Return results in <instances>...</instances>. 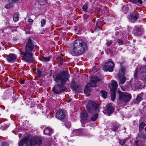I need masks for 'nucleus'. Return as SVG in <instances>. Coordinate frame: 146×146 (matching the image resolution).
Returning <instances> with one entry per match:
<instances>
[{
    "instance_id": "79ce46f5",
    "label": "nucleus",
    "mask_w": 146,
    "mask_h": 146,
    "mask_svg": "<svg viewBox=\"0 0 146 146\" xmlns=\"http://www.w3.org/2000/svg\"><path fill=\"white\" fill-rule=\"evenodd\" d=\"M58 60L59 61L60 64H62L63 62V59L61 57H59L58 58Z\"/></svg>"
},
{
    "instance_id": "603ef678",
    "label": "nucleus",
    "mask_w": 146,
    "mask_h": 146,
    "mask_svg": "<svg viewBox=\"0 0 146 146\" xmlns=\"http://www.w3.org/2000/svg\"><path fill=\"white\" fill-rule=\"evenodd\" d=\"M70 101H71V100L69 99L68 100H67V102H68V103H69L70 102Z\"/></svg>"
},
{
    "instance_id": "ddd939ff",
    "label": "nucleus",
    "mask_w": 146,
    "mask_h": 146,
    "mask_svg": "<svg viewBox=\"0 0 146 146\" xmlns=\"http://www.w3.org/2000/svg\"><path fill=\"white\" fill-rule=\"evenodd\" d=\"M116 44L117 42H115L114 44H112L111 47L108 49L107 51V52L108 54H113L115 52H116L117 48V46H116Z\"/></svg>"
},
{
    "instance_id": "9d476101",
    "label": "nucleus",
    "mask_w": 146,
    "mask_h": 146,
    "mask_svg": "<svg viewBox=\"0 0 146 146\" xmlns=\"http://www.w3.org/2000/svg\"><path fill=\"white\" fill-rule=\"evenodd\" d=\"M119 96L120 101L125 103H127L131 97V94L127 93L121 92L119 94Z\"/></svg>"
},
{
    "instance_id": "ea45409f",
    "label": "nucleus",
    "mask_w": 146,
    "mask_h": 146,
    "mask_svg": "<svg viewBox=\"0 0 146 146\" xmlns=\"http://www.w3.org/2000/svg\"><path fill=\"white\" fill-rule=\"evenodd\" d=\"M117 42L119 45L122 44L123 42V40L121 39H117Z\"/></svg>"
},
{
    "instance_id": "473e14b6",
    "label": "nucleus",
    "mask_w": 146,
    "mask_h": 146,
    "mask_svg": "<svg viewBox=\"0 0 146 146\" xmlns=\"http://www.w3.org/2000/svg\"><path fill=\"white\" fill-rule=\"evenodd\" d=\"M13 4L12 3L9 2V3L6 5L5 6V8L6 9H9L11 7H13Z\"/></svg>"
},
{
    "instance_id": "49530a36",
    "label": "nucleus",
    "mask_w": 146,
    "mask_h": 146,
    "mask_svg": "<svg viewBox=\"0 0 146 146\" xmlns=\"http://www.w3.org/2000/svg\"><path fill=\"white\" fill-rule=\"evenodd\" d=\"M28 22H29L30 23H31V22H33V20H32V19H28Z\"/></svg>"
},
{
    "instance_id": "2eb2a0df",
    "label": "nucleus",
    "mask_w": 146,
    "mask_h": 146,
    "mask_svg": "<svg viewBox=\"0 0 146 146\" xmlns=\"http://www.w3.org/2000/svg\"><path fill=\"white\" fill-rule=\"evenodd\" d=\"M133 33L136 36L140 35L142 34L143 30L141 28L137 27L134 29Z\"/></svg>"
},
{
    "instance_id": "4c0bfd02",
    "label": "nucleus",
    "mask_w": 146,
    "mask_h": 146,
    "mask_svg": "<svg viewBox=\"0 0 146 146\" xmlns=\"http://www.w3.org/2000/svg\"><path fill=\"white\" fill-rule=\"evenodd\" d=\"M64 125L66 127L68 128H69L71 126V123L70 121H68L65 123Z\"/></svg>"
},
{
    "instance_id": "9b49d317",
    "label": "nucleus",
    "mask_w": 146,
    "mask_h": 146,
    "mask_svg": "<svg viewBox=\"0 0 146 146\" xmlns=\"http://www.w3.org/2000/svg\"><path fill=\"white\" fill-rule=\"evenodd\" d=\"M56 117L61 121L64 119L66 118V115L64 111L62 110H58L56 113Z\"/></svg>"
},
{
    "instance_id": "4d7b16f0",
    "label": "nucleus",
    "mask_w": 146,
    "mask_h": 146,
    "mask_svg": "<svg viewBox=\"0 0 146 146\" xmlns=\"http://www.w3.org/2000/svg\"><path fill=\"white\" fill-rule=\"evenodd\" d=\"M84 124H83V125H82V127H84Z\"/></svg>"
},
{
    "instance_id": "5701e85b",
    "label": "nucleus",
    "mask_w": 146,
    "mask_h": 146,
    "mask_svg": "<svg viewBox=\"0 0 146 146\" xmlns=\"http://www.w3.org/2000/svg\"><path fill=\"white\" fill-rule=\"evenodd\" d=\"M142 100V98L141 95L140 94H138L136 98L134 101L135 103H138Z\"/></svg>"
},
{
    "instance_id": "6e6d98bb",
    "label": "nucleus",
    "mask_w": 146,
    "mask_h": 146,
    "mask_svg": "<svg viewBox=\"0 0 146 146\" xmlns=\"http://www.w3.org/2000/svg\"><path fill=\"white\" fill-rule=\"evenodd\" d=\"M98 10H99L100 12L101 11H102V9H98Z\"/></svg>"
},
{
    "instance_id": "a19ab883",
    "label": "nucleus",
    "mask_w": 146,
    "mask_h": 146,
    "mask_svg": "<svg viewBox=\"0 0 146 146\" xmlns=\"http://www.w3.org/2000/svg\"><path fill=\"white\" fill-rule=\"evenodd\" d=\"M139 137H140V138H142V139H143L144 140L145 139H146V136H145V135L143 134H141V135H140V136H139Z\"/></svg>"
},
{
    "instance_id": "0e129e2a",
    "label": "nucleus",
    "mask_w": 146,
    "mask_h": 146,
    "mask_svg": "<svg viewBox=\"0 0 146 146\" xmlns=\"http://www.w3.org/2000/svg\"><path fill=\"white\" fill-rule=\"evenodd\" d=\"M65 138H67V137H65Z\"/></svg>"
},
{
    "instance_id": "a18cd8bd",
    "label": "nucleus",
    "mask_w": 146,
    "mask_h": 146,
    "mask_svg": "<svg viewBox=\"0 0 146 146\" xmlns=\"http://www.w3.org/2000/svg\"><path fill=\"white\" fill-rule=\"evenodd\" d=\"M13 101H12V103H14L15 102L16 100V98H15L14 97H13Z\"/></svg>"
},
{
    "instance_id": "37998d69",
    "label": "nucleus",
    "mask_w": 146,
    "mask_h": 146,
    "mask_svg": "<svg viewBox=\"0 0 146 146\" xmlns=\"http://www.w3.org/2000/svg\"><path fill=\"white\" fill-rule=\"evenodd\" d=\"M18 1V0H9V2L12 3L13 4V3H16V1Z\"/></svg>"
},
{
    "instance_id": "c9c22d12",
    "label": "nucleus",
    "mask_w": 146,
    "mask_h": 146,
    "mask_svg": "<svg viewBox=\"0 0 146 146\" xmlns=\"http://www.w3.org/2000/svg\"><path fill=\"white\" fill-rule=\"evenodd\" d=\"M50 58L51 57H42V60L45 62H47L49 61L50 60Z\"/></svg>"
},
{
    "instance_id": "a211bd4d",
    "label": "nucleus",
    "mask_w": 146,
    "mask_h": 146,
    "mask_svg": "<svg viewBox=\"0 0 146 146\" xmlns=\"http://www.w3.org/2000/svg\"><path fill=\"white\" fill-rule=\"evenodd\" d=\"M52 129L49 127H47L44 131V133L46 135H51L53 133Z\"/></svg>"
},
{
    "instance_id": "bb28decb",
    "label": "nucleus",
    "mask_w": 146,
    "mask_h": 146,
    "mask_svg": "<svg viewBox=\"0 0 146 146\" xmlns=\"http://www.w3.org/2000/svg\"><path fill=\"white\" fill-rule=\"evenodd\" d=\"M88 4L85 3L84 5L83 6L82 9L85 12H88Z\"/></svg>"
},
{
    "instance_id": "f8f14e48",
    "label": "nucleus",
    "mask_w": 146,
    "mask_h": 146,
    "mask_svg": "<svg viewBox=\"0 0 146 146\" xmlns=\"http://www.w3.org/2000/svg\"><path fill=\"white\" fill-rule=\"evenodd\" d=\"M139 15L137 12H134L129 16V19L132 23L135 22L139 17Z\"/></svg>"
},
{
    "instance_id": "f03ea898",
    "label": "nucleus",
    "mask_w": 146,
    "mask_h": 146,
    "mask_svg": "<svg viewBox=\"0 0 146 146\" xmlns=\"http://www.w3.org/2000/svg\"><path fill=\"white\" fill-rule=\"evenodd\" d=\"M35 46V43L34 39L31 38L28 39L26 45L25 51H20V52L23 60L25 61L32 62L34 61L33 57V54L32 51Z\"/></svg>"
},
{
    "instance_id": "20e7f679",
    "label": "nucleus",
    "mask_w": 146,
    "mask_h": 146,
    "mask_svg": "<svg viewBox=\"0 0 146 146\" xmlns=\"http://www.w3.org/2000/svg\"><path fill=\"white\" fill-rule=\"evenodd\" d=\"M42 141L38 137H29L21 139L18 143L19 146H24L27 144L28 146H39L42 144Z\"/></svg>"
},
{
    "instance_id": "4468645a",
    "label": "nucleus",
    "mask_w": 146,
    "mask_h": 146,
    "mask_svg": "<svg viewBox=\"0 0 146 146\" xmlns=\"http://www.w3.org/2000/svg\"><path fill=\"white\" fill-rule=\"evenodd\" d=\"M17 58V57L16 55L13 54H10L7 56L6 59L8 62H13Z\"/></svg>"
},
{
    "instance_id": "8fccbe9b",
    "label": "nucleus",
    "mask_w": 146,
    "mask_h": 146,
    "mask_svg": "<svg viewBox=\"0 0 146 146\" xmlns=\"http://www.w3.org/2000/svg\"><path fill=\"white\" fill-rule=\"evenodd\" d=\"M96 27H99V25L98 24V21H97V22L96 23Z\"/></svg>"
},
{
    "instance_id": "412c9836",
    "label": "nucleus",
    "mask_w": 146,
    "mask_h": 146,
    "mask_svg": "<svg viewBox=\"0 0 146 146\" xmlns=\"http://www.w3.org/2000/svg\"><path fill=\"white\" fill-rule=\"evenodd\" d=\"M81 117L82 119L81 120V122L84 123V120H86L88 117L87 112L85 111L82 112L81 115Z\"/></svg>"
},
{
    "instance_id": "423d86ee",
    "label": "nucleus",
    "mask_w": 146,
    "mask_h": 146,
    "mask_svg": "<svg viewBox=\"0 0 146 146\" xmlns=\"http://www.w3.org/2000/svg\"><path fill=\"white\" fill-rule=\"evenodd\" d=\"M90 80V83L87 84L85 86L84 90V92L85 94H88L90 93L92 90L91 87H96V83L100 81V79L96 76L93 77H91Z\"/></svg>"
},
{
    "instance_id": "b1692460",
    "label": "nucleus",
    "mask_w": 146,
    "mask_h": 146,
    "mask_svg": "<svg viewBox=\"0 0 146 146\" xmlns=\"http://www.w3.org/2000/svg\"><path fill=\"white\" fill-rule=\"evenodd\" d=\"M111 91V100L113 101H114L116 97V91Z\"/></svg>"
},
{
    "instance_id": "0eeeda50",
    "label": "nucleus",
    "mask_w": 146,
    "mask_h": 146,
    "mask_svg": "<svg viewBox=\"0 0 146 146\" xmlns=\"http://www.w3.org/2000/svg\"><path fill=\"white\" fill-rule=\"evenodd\" d=\"M86 108L89 113H98L100 110L99 104L95 101H90L87 104Z\"/></svg>"
},
{
    "instance_id": "3c124183",
    "label": "nucleus",
    "mask_w": 146,
    "mask_h": 146,
    "mask_svg": "<svg viewBox=\"0 0 146 146\" xmlns=\"http://www.w3.org/2000/svg\"><path fill=\"white\" fill-rule=\"evenodd\" d=\"M6 94H7V93L6 92L5 93H4V94H3V98L4 97V96L5 95H6Z\"/></svg>"
},
{
    "instance_id": "f3484780",
    "label": "nucleus",
    "mask_w": 146,
    "mask_h": 146,
    "mask_svg": "<svg viewBox=\"0 0 146 146\" xmlns=\"http://www.w3.org/2000/svg\"><path fill=\"white\" fill-rule=\"evenodd\" d=\"M114 111V109L111 106L108 105L107 106L105 112L108 115L110 116L113 112Z\"/></svg>"
},
{
    "instance_id": "680f3d73",
    "label": "nucleus",
    "mask_w": 146,
    "mask_h": 146,
    "mask_svg": "<svg viewBox=\"0 0 146 146\" xmlns=\"http://www.w3.org/2000/svg\"><path fill=\"white\" fill-rule=\"evenodd\" d=\"M1 48L0 47V50H1Z\"/></svg>"
},
{
    "instance_id": "e433bc0d",
    "label": "nucleus",
    "mask_w": 146,
    "mask_h": 146,
    "mask_svg": "<svg viewBox=\"0 0 146 146\" xmlns=\"http://www.w3.org/2000/svg\"><path fill=\"white\" fill-rule=\"evenodd\" d=\"M46 21L44 19H42L41 20V27H44L46 24Z\"/></svg>"
},
{
    "instance_id": "aec40b11",
    "label": "nucleus",
    "mask_w": 146,
    "mask_h": 146,
    "mask_svg": "<svg viewBox=\"0 0 146 146\" xmlns=\"http://www.w3.org/2000/svg\"><path fill=\"white\" fill-rule=\"evenodd\" d=\"M81 133V131L80 129H75L72 131L71 134L72 136H78Z\"/></svg>"
},
{
    "instance_id": "864d4df0",
    "label": "nucleus",
    "mask_w": 146,
    "mask_h": 146,
    "mask_svg": "<svg viewBox=\"0 0 146 146\" xmlns=\"http://www.w3.org/2000/svg\"><path fill=\"white\" fill-rule=\"evenodd\" d=\"M119 32H116V35H118L119 34Z\"/></svg>"
},
{
    "instance_id": "2f4dec72",
    "label": "nucleus",
    "mask_w": 146,
    "mask_h": 146,
    "mask_svg": "<svg viewBox=\"0 0 146 146\" xmlns=\"http://www.w3.org/2000/svg\"><path fill=\"white\" fill-rule=\"evenodd\" d=\"M145 125V124L143 122H141L139 125V129L140 130H143L144 127Z\"/></svg>"
},
{
    "instance_id": "de8ad7c7",
    "label": "nucleus",
    "mask_w": 146,
    "mask_h": 146,
    "mask_svg": "<svg viewBox=\"0 0 146 146\" xmlns=\"http://www.w3.org/2000/svg\"><path fill=\"white\" fill-rule=\"evenodd\" d=\"M25 80H22V81L20 83L21 84H23L25 83Z\"/></svg>"
},
{
    "instance_id": "e2e57ef3",
    "label": "nucleus",
    "mask_w": 146,
    "mask_h": 146,
    "mask_svg": "<svg viewBox=\"0 0 146 146\" xmlns=\"http://www.w3.org/2000/svg\"><path fill=\"white\" fill-rule=\"evenodd\" d=\"M65 138H67V137H65Z\"/></svg>"
},
{
    "instance_id": "72a5a7b5",
    "label": "nucleus",
    "mask_w": 146,
    "mask_h": 146,
    "mask_svg": "<svg viewBox=\"0 0 146 146\" xmlns=\"http://www.w3.org/2000/svg\"><path fill=\"white\" fill-rule=\"evenodd\" d=\"M106 41L107 42L106 43V45L107 47H109L111 46L113 42V41L111 40H107Z\"/></svg>"
},
{
    "instance_id": "052dcab7",
    "label": "nucleus",
    "mask_w": 146,
    "mask_h": 146,
    "mask_svg": "<svg viewBox=\"0 0 146 146\" xmlns=\"http://www.w3.org/2000/svg\"><path fill=\"white\" fill-rule=\"evenodd\" d=\"M8 98V97H7L6 98H5V99H7V98Z\"/></svg>"
},
{
    "instance_id": "6e6552de",
    "label": "nucleus",
    "mask_w": 146,
    "mask_h": 146,
    "mask_svg": "<svg viewBox=\"0 0 146 146\" xmlns=\"http://www.w3.org/2000/svg\"><path fill=\"white\" fill-rule=\"evenodd\" d=\"M126 70V68L125 66H121L118 75V78L119 80V84H123L126 80V78L123 76L124 75Z\"/></svg>"
},
{
    "instance_id": "58836bf2",
    "label": "nucleus",
    "mask_w": 146,
    "mask_h": 146,
    "mask_svg": "<svg viewBox=\"0 0 146 146\" xmlns=\"http://www.w3.org/2000/svg\"><path fill=\"white\" fill-rule=\"evenodd\" d=\"M9 127V126L7 125H6L5 124H3L1 125V128L3 130H4L6 129L7 128Z\"/></svg>"
},
{
    "instance_id": "7ed1b4c3",
    "label": "nucleus",
    "mask_w": 146,
    "mask_h": 146,
    "mask_svg": "<svg viewBox=\"0 0 146 146\" xmlns=\"http://www.w3.org/2000/svg\"><path fill=\"white\" fill-rule=\"evenodd\" d=\"M71 54L73 56H79L84 53L88 48L86 42L81 39L76 40L73 42Z\"/></svg>"
},
{
    "instance_id": "f704fd0d",
    "label": "nucleus",
    "mask_w": 146,
    "mask_h": 146,
    "mask_svg": "<svg viewBox=\"0 0 146 146\" xmlns=\"http://www.w3.org/2000/svg\"><path fill=\"white\" fill-rule=\"evenodd\" d=\"M127 141V139H123L119 141V143L121 145H123L125 143V142H126V141Z\"/></svg>"
},
{
    "instance_id": "13d9d810",
    "label": "nucleus",
    "mask_w": 146,
    "mask_h": 146,
    "mask_svg": "<svg viewBox=\"0 0 146 146\" xmlns=\"http://www.w3.org/2000/svg\"><path fill=\"white\" fill-rule=\"evenodd\" d=\"M135 83L136 84H137V82H135Z\"/></svg>"
},
{
    "instance_id": "f257e3e1",
    "label": "nucleus",
    "mask_w": 146,
    "mask_h": 146,
    "mask_svg": "<svg viewBox=\"0 0 146 146\" xmlns=\"http://www.w3.org/2000/svg\"><path fill=\"white\" fill-rule=\"evenodd\" d=\"M70 77L69 74L65 71H63L57 74L54 79L55 82L59 83L55 85L52 89L54 93L58 94L66 91L67 88L64 86Z\"/></svg>"
},
{
    "instance_id": "c756f323",
    "label": "nucleus",
    "mask_w": 146,
    "mask_h": 146,
    "mask_svg": "<svg viewBox=\"0 0 146 146\" xmlns=\"http://www.w3.org/2000/svg\"><path fill=\"white\" fill-rule=\"evenodd\" d=\"M46 3V0H39L38 3L40 5H43Z\"/></svg>"
},
{
    "instance_id": "1a4fd4ad",
    "label": "nucleus",
    "mask_w": 146,
    "mask_h": 146,
    "mask_svg": "<svg viewBox=\"0 0 146 146\" xmlns=\"http://www.w3.org/2000/svg\"><path fill=\"white\" fill-rule=\"evenodd\" d=\"M114 68V63L112 60L110 59L105 64L103 69L105 71L111 72L113 71Z\"/></svg>"
},
{
    "instance_id": "39448f33",
    "label": "nucleus",
    "mask_w": 146,
    "mask_h": 146,
    "mask_svg": "<svg viewBox=\"0 0 146 146\" xmlns=\"http://www.w3.org/2000/svg\"><path fill=\"white\" fill-rule=\"evenodd\" d=\"M135 80L137 81L139 78L140 79L146 82V67L144 68L142 67L140 68L139 66L137 67L134 74Z\"/></svg>"
},
{
    "instance_id": "c85d7f7f",
    "label": "nucleus",
    "mask_w": 146,
    "mask_h": 146,
    "mask_svg": "<svg viewBox=\"0 0 146 146\" xmlns=\"http://www.w3.org/2000/svg\"><path fill=\"white\" fill-rule=\"evenodd\" d=\"M37 73L38 77H42L44 76V74L42 71L39 69L37 70Z\"/></svg>"
},
{
    "instance_id": "5fc2aeb1",
    "label": "nucleus",
    "mask_w": 146,
    "mask_h": 146,
    "mask_svg": "<svg viewBox=\"0 0 146 146\" xmlns=\"http://www.w3.org/2000/svg\"><path fill=\"white\" fill-rule=\"evenodd\" d=\"M104 10H105V9H108L107 7H104Z\"/></svg>"
},
{
    "instance_id": "6ab92c4d",
    "label": "nucleus",
    "mask_w": 146,
    "mask_h": 146,
    "mask_svg": "<svg viewBox=\"0 0 146 146\" xmlns=\"http://www.w3.org/2000/svg\"><path fill=\"white\" fill-rule=\"evenodd\" d=\"M111 87L110 88L111 91H116L117 87V82L115 81H113L111 83Z\"/></svg>"
},
{
    "instance_id": "c03bdc74",
    "label": "nucleus",
    "mask_w": 146,
    "mask_h": 146,
    "mask_svg": "<svg viewBox=\"0 0 146 146\" xmlns=\"http://www.w3.org/2000/svg\"><path fill=\"white\" fill-rule=\"evenodd\" d=\"M1 146H8V145L7 143L4 142L2 143Z\"/></svg>"
},
{
    "instance_id": "bf43d9fd",
    "label": "nucleus",
    "mask_w": 146,
    "mask_h": 146,
    "mask_svg": "<svg viewBox=\"0 0 146 146\" xmlns=\"http://www.w3.org/2000/svg\"><path fill=\"white\" fill-rule=\"evenodd\" d=\"M5 107H4L3 108V109H5Z\"/></svg>"
},
{
    "instance_id": "393cba45",
    "label": "nucleus",
    "mask_w": 146,
    "mask_h": 146,
    "mask_svg": "<svg viewBox=\"0 0 146 146\" xmlns=\"http://www.w3.org/2000/svg\"><path fill=\"white\" fill-rule=\"evenodd\" d=\"M95 113V114L94 115H93L91 117V121H95L97 118H98V113L97 112H94Z\"/></svg>"
},
{
    "instance_id": "09e8293b",
    "label": "nucleus",
    "mask_w": 146,
    "mask_h": 146,
    "mask_svg": "<svg viewBox=\"0 0 146 146\" xmlns=\"http://www.w3.org/2000/svg\"><path fill=\"white\" fill-rule=\"evenodd\" d=\"M22 136V134L21 133H20L19 135V138H21Z\"/></svg>"
},
{
    "instance_id": "7c9ffc66",
    "label": "nucleus",
    "mask_w": 146,
    "mask_h": 146,
    "mask_svg": "<svg viewBox=\"0 0 146 146\" xmlns=\"http://www.w3.org/2000/svg\"><path fill=\"white\" fill-rule=\"evenodd\" d=\"M101 92L102 97L106 99L107 96V92L104 90H101Z\"/></svg>"
},
{
    "instance_id": "4be33fe9",
    "label": "nucleus",
    "mask_w": 146,
    "mask_h": 146,
    "mask_svg": "<svg viewBox=\"0 0 146 146\" xmlns=\"http://www.w3.org/2000/svg\"><path fill=\"white\" fill-rule=\"evenodd\" d=\"M19 14L18 12L15 13L14 15L13 20L14 21L17 22L19 19Z\"/></svg>"
},
{
    "instance_id": "dca6fc26",
    "label": "nucleus",
    "mask_w": 146,
    "mask_h": 146,
    "mask_svg": "<svg viewBox=\"0 0 146 146\" xmlns=\"http://www.w3.org/2000/svg\"><path fill=\"white\" fill-rule=\"evenodd\" d=\"M120 125L116 122L112 123L110 129L113 131H116L118 128L119 127Z\"/></svg>"
},
{
    "instance_id": "a878e982",
    "label": "nucleus",
    "mask_w": 146,
    "mask_h": 146,
    "mask_svg": "<svg viewBox=\"0 0 146 146\" xmlns=\"http://www.w3.org/2000/svg\"><path fill=\"white\" fill-rule=\"evenodd\" d=\"M71 87L73 89L76 90L78 88V86L76 84L75 82L74 81H72L71 84Z\"/></svg>"
},
{
    "instance_id": "cd10ccee",
    "label": "nucleus",
    "mask_w": 146,
    "mask_h": 146,
    "mask_svg": "<svg viewBox=\"0 0 146 146\" xmlns=\"http://www.w3.org/2000/svg\"><path fill=\"white\" fill-rule=\"evenodd\" d=\"M132 2L136 4H137L138 3L140 4L142 3L143 2L142 0H130Z\"/></svg>"
}]
</instances>
